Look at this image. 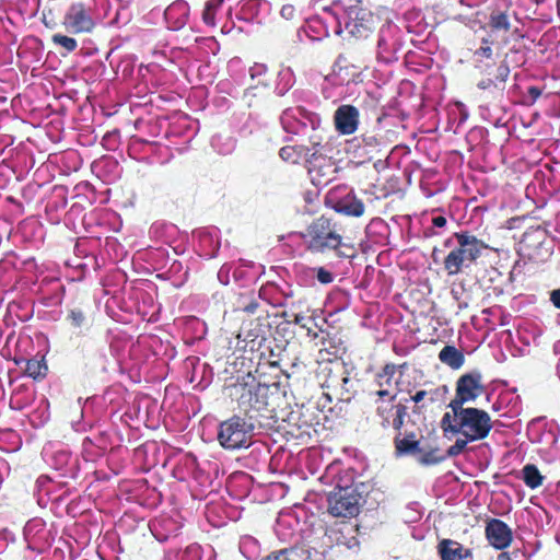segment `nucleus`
<instances>
[{"label":"nucleus","instance_id":"obj_5","mask_svg":"<svg viewBox=\"0 0 560 560\" xmlns=\"http://www.w3.org/2000/svg\"><path fill=\"white\" fill-rule=\"evenodd\" d=\"M369 492L364 482H354L346 472L336 480V487L328 497V512L336 517H352L358 514L363 498Z\"/></svg>","mask_w":560,"mask_h":560},{"label":"nucleus","instance_id":"obj_26","mask_svg":"<svg viewBox=\"0 0 560 560\" xmlns=\"http://www.w3.org/2000/svg\"><path fill=\"white\" fill-rule=\"evenodd\" d=\"M439 359L452 369H459L464 364V354L453 346H445L440 351Z\"/></svg>","mask_w":560,"mask_h":560},{"label":"nucleus","instance_id":"obj_6","mask_svg":"<svg viewBox=\"0 0 560 560\" xmlns=\"http://www.w3.org/2000/svg\"><path fill=\"white\" fill-rule=\"evenodd\" d=\"M329 152V143H320L319 147L313 148V144L302 141L301 144L281 148L279 155L283 161L292 164H298L302 161L305 162L312 175V179H318L320 183V179L316 178V176L326 175V173H320L322 167H332L331 162L326 159Z\"/></svg>","mask_w":560,"mask_h":560},{"label":"nucleus","instance_id":"obj_31","mask_svg":"<svg viewBox=\"0 0 560 560\" xmlns=\"http://www.w3.org/2000/svg\"><path fill=\"white\" fill-rule=\"evenodd\" d=\"M223 0H209L206 3L202 20L207 25L214 26L215 25V15L218 10L220 9Z\"/></svg>","mask_w":560,"mask_h":560},{"label":"nucleus","instance_id":"obj_10","mask_svg":"<svg viewBox=\"0 0 560 560\" xmlns=\"http://www.w3.org/2000/svg\"><path fill=\"white\" fill-rule=\"evenodd\" d=\"M345 31L352 37L364 38L373 30L374 15L360 4L350 5L341 10Z\"/></svg>","mask_w":560,"mask_h":560},{"label":"nucleus","instance_id":"obj_33","mask_svg":"<svg viewBox=\"0 0 560 560\" xmlns=\"http://www.w3.org/2000/svg\"><path fill=\"white\" fill-rule=\"evenodd\" d=\"M51 40L55 45L65 48L67 52L74 51L78 47V42L73 37L67 35L55 34L52 35Z\"/></svg>","mask_w":560,"mask_h":560},{"label":"nucleus","instance_id":"obj_43","mask_svg":"<svg viewBox=\"0 0 560 560\" xmlns=\"http://www.w3.org/2000/svg\"><path fill=\"white\" fill-rule=\"evenodd\" d=\"M38 482H39V486L42 487V489L46 492V494L51 497V500L58 501L62 498V495H54V493H52L54 485L50 479L42 477L40 479H38Z\"/></svg>","mask_w":560,"mask_h":560},{"label":"nucleus","instance_id":"obj_21","mask_svg":"<svg viewBox=\"0 0 560 560\" xmlns=\"http://www.w3.org/2000/svg\"><path fill=\"white\" fill-rule=\"evenodd\" d=\"M319 553L304 547L281 549L267 556L265 560H318Z\"/></svg>","mask_w":560,"mask_h":560},{"label":"nucleus","instance_id":"obj_25","mask_svg":"<svg viewBox=\"0 0 560 560\" xmlns=\"http://www.w3.org/2000/svg\"><path fill=\"white\" fill-rule=\"evenodd\" d=\"M439 551L442 560H464L468 555V549H465L459 542L445 539L440 542Z\"/></svg>","mask_w":560,"mask_h":560},{"label":"nucleus","instance_id":"obj_58","mask_svg":"<svg viewBox=\"0 0 560 560\" xmlns=\"http://www.w3.org/2000/svg\"><path fill=\"white\" fill-rule=\"evenodd\" d=\"M351 541H352V544H348L349 548H351L352 546L358 545V541L355 540V538H352Z\"/></svg>","mask_w":560,"mask_h":560},{"label":"nucleus","instance_id":"obj_12","mask_svg":"<svg viewBox=\"0 0 560 560\" xmlns=\"http://www.w3.org/2000/svg\"><path fill=\"white\" fill-rule=\"evenodd\" d=\"M24 539L30 549L43 551L51 544L50 532L46 528V523L38 517L30 520L24 526Z\"/></svg>","mask_w":560,"mask_h":560},{"label":"nucleus","instance_id":"obj_2","mask_svg":"<svg viewBox=\"0 0 560 560\" xmlns=\"http://www.w3.org/2000/svg\"><path fill=\"white\" fill-rule=\"evenodd\" d=\"M280 124L285 133L313 144V148L328 143L320 116L301 105L285 108L280 116Z\"/></svg>","mask_w":560,"mask_h":560},{"label":"nucleus","instance_id":"obj_27","mask_svg":"<svg viewBox=\"0 0 560 560\" xmlns=\"http://www.w3.org/2000/svg\"><path fill=\"white\" fill-rule=\"evenodd\" d=\"M521 474L522 480L530 489H536L540 487L545 480V477L540 474V471L534 464H526L522 468Z\"/></svg>","mask_w":560,"mask_h":560},{"label":"nucleus","instance_id":"obj_18","mask_svg":"<svg viewBox=\"0 0 560 560\" xmlns=\"http://www.w3.org/2000/svg\"><path fill=\"white\" fill-rule=\"evenodd\" d=\"M189 16V5L184 0L174 1L164 12L167 27L171 30H180L185 26Z\"/></svg>","mask_w":560,"mask_h":560},{"label":"nucleus","instance_id":"obj_48","mask_svg":"<svg viewBox=\"0 0 560 560\" xmlns=\"http://www.w3.org/2000/svg\"><path fill=\"white\" fill-rule=\"evenodd\" d=\"M280 15L285 20H292L295 15V8L292 4H284L280 10Z\"/></svg>","mask_w":560,"mask_h":560},{"label":"nucleus","instance_id":"obj_41","mask_svg":"<svg viewBox=\"0 0 560 560\" xmlns=\"http://www.w3.org/2000/svg\"><path fill=\"white\" fill-rule=\"evenodd\" d=\"M261 7L267 8L268 3L260 0H248L242 5V11L244 13H254L255 11L259 10Z\"/></svg>","mask_w":560,"mask_h":560},{"label":"nucleus","instance_id":"obj_30","mask_svg":"<svg viewBox=\"0 0 560 560\" xmlns=\"http://www.w3.org/2000/svg\"><path fill=\"white\" fill-rule=\"evenodd\" d=\"M295 82V75L291 68L285 67L282 68L278 73V81L276 85V91L279 95H283L288 92Z\"/></svg>","mask_w":560,"mask_h":560},{"label":"nucleus","instance_id":"obj_19","mask_svg":"<svg viewBox=\"0 0 560 560\" xmlns=\"http://www.w3.org/2000/svg\"><path fill=\"white\" fill-rule=\"evenodd\" d=\"M396 366L394 364H387L384 366L382 372L376 375V383L380 389L376 392V395L380 398H390V400H395L397 390L396 385L397 381L395 380Z\"/></svg>","mask_w":560,"mask_h":560},{"label":"nucleus","instance_id":"obj_28","mask_svg":"<svg viewBox=\"0 0 560 560\" xmlns=\"http://www.w3.org/2000/svg\"><path fill=\"white\" fill-rule=\"evenodd\" d=\"M240 551L248 560H254L260 553V545L255 537L245 535L240 540Z\"/></svg>","mask_w":560,"mask_h":560},{"label":"nucleus","instance_id":"obj_29","mask_svg":"<svg viewBox=\"0 0 560 560\" xmlns=\"http://www.w3.org/2000/svg\"><path fill=\"white\" fill-rule=\"evenodd\" d=\"M446 457H450L447 453L443 455L438 448H425L421 446L420 454L416 456V459L422 465H435L443 462Z\"/></svg>","mask_w":560,"mask_h":560},{"label":"nucleus","instance_id":"obj_52","mask_svg":"<svg viewBox=\"0 0 560 560\" xmlns=\"http://www.w3.org/2000/svg\"><path fill=\"white\" fill-rule=\"evenodd\" d=\"M446 223H447V220L443 215H436V217L432 218L433 228L443 229V228H445Z\"/></svg>","mask_w":560,"mask_h":560},{"label":"nucleus","instance_id":"obj_59","mask_svg":"<svg viewBox=\"0 0 560 560\" xmlns=\"http://www.w3.org/2000/svg\"><path fill=\"white\" fill-rule=\"evenodd\" d=\"M432 255H433L434 260L436 261V257H435L436 250L432 252Z\"/></svg>","mask_w":560,"mask_h":560},{"label":"nucleus","instance_id":"obj_1","mask_svg":"<svg viewBox=\"0 0 560 560\" xmlns=\"http://www.w3.org/2000/svg\"><path fill=\"white\" fill-rule=\"evenodd\" d=\"M441 428L448 440L457 436L447 450L451 457L462 454L468 443L485 439L492 429L489 413L478 408H453L443 415Z\"/></svg>","mask_w":560,"mask_h":560},{"label":"nucleus","instance_id":"obj_45","mask_svg":"<svg viewBox=\"0 0 560 560\" xmlns=\"http://www.w3.org/2000/svg\"><path fill=\"white\" fill-rule=\"evenodd\" d=\"M364 145L368 148L366 153H372L380 144L375 136H366L362 139Z\"/></svg>","mask_w":560,"mask_h":560},{"label":"nucleus","instance_id":"obj_4","mask_svg":"<svg viewBox=\"0 0 560 560\" xmlns=\"http://www.w3.org/2000/svg\"><path fill=\"white\" fill-rule=\"evenodd\" d=\"M444 246L450 248L443 260L447 276H456L469 268L487 247L483 242L467 232L454 233L445 240Z\"/></svg>","mask_w":560,"mask_h":560},{"label":"nucleus","instance_id":"obj_42","mask_svg":"<svg viewBox=\"0 0 560 560\" xmlns=\"http://www.w3.org/2000/svg\"><path fill=\"white\" fill-rule=\"evenodd\" d=\"M510 74V68L506 63L502 62L498 66L497 72H495V79L497 85L503 84L508 77Z\"/></svg>","mask_w":560,"mask_h":560},{"label":"nucleus","instance_id":"obj_55","mask_svg":"<svg viewBox=\"0 0 560 560\" xmlns=\"http://www.w3.org/2000/svg\"><path fill=\"white\" fill-rule=\"evenodd\" d=\"M304 320H305V316H303L301 314H296L294 316V323L298 324V325H301V326L305 327Z\"/></svg>","mask_w":560,"mask_h":560},{"label":"nucleus","instance_id":"obj_22","mask_svg":"<svg viewBox=\"0 0 560 560\" xmlns=\"http://www.w3.org/2000/svg\"><path fill=\"white\" fill-rule=\"evenodd\" d=\"M395 450L396 454L399 456L410 455L416 458V456L420 454L421 444L413 433H399L395 438Z\"/></svg>","mask_w":560,"mask_h":560},{"label":"nucleus","instance_id":"obj_47","mask_svg":"<svg viewBox=\"0 0 560 560\" xmlns=\"http://www.w3.org/2000/svg\"><path fill=\"white\" fill-rule=\"evenodd\" d=\"M267 72V67L262 63H256L249 69L252 79L264 75Z\"/></svg>","mask_w":560,"mask_h":560},{"label":"nucleus","instance_id":"obj_9","mask_svg":"<svg viewBox=\"0 0 560 560\" xmlns=\"http://www.w3.org/2000/svg\"><path fill=\"white\" fill-rule=\"evenodd\" d=\"M405 44V34L393 22H386L377 33L375 56L378 61L389 63L397 59Z\"/></svg>","mask_w":560,"mask_h":560},{"label":"nucleus","instance_id":"obj_13","mask_svg":"<svg viewBox=\"0 0 560 560\" xmlns=\"http://www.w3.org/2000/svg\"><path fill=\"white\" fill-rule=\"evenodd\" d=\"M376 407V416L381 419L383 428L393 427L395 430H400L404 424V418L407 415V408L402 404H394V400L388 398H380Z\"/></svg>","mask_w":560,"mask_h":560},{"label":"nucleus","instance_id":"obj_8","mask_svg":"<svg viewBox=\"0 0 560 560\" xmlns=\"http://www.w3.org/2000/svg\"><path fill=\"white\" fill-rule=\"evenodd\" d=\"M253 430V423L234 416L220 423L218 441L226 450L247 447L250 445Z\"/></svg>","mask_w":560,"mask_h":560},{"label":"nucleus","instance_id":"obj_39","mask_svg":"<svg viewBox=\"0 0 560 560\" xmlns=\"http://www.w3.org/2000/svg\"><path fill=\"white\" fill-rule=\"evenodd\" d=\"M312 272L316 275L317 280L322 284H329L335 279L334 273L324 267L313 268Z\"/></svg>","mask_w":560,"mask_h":560},{"label":"nucleus","instance_id":"obj_35","mask_svg":"<svg viewBox=\"0 0 560 560\" xmlns=\"http://www.w3.org/2000/svg\"><path fill=\"white\" fill-rule=\"evenodd\" d=\"M489 24L493 30L498 31H509L511 26L508 15L503 12L492 13Z\"/></svg>","mask_w":560,"mask_h":560},{"label":"nucleus","instance_id":"obj_34","mask_svg":"<svg viewBox=\"0 0 560 560\" xmlns=\"http://www.w3.org/2000/svg\"><path fill=\"white\" fill-rule=\"evenodd\" d=\"M202 550L197 544H191L185 550L177 552V560H201Z\"/></svg>","mask_w":560,"mask_h":560},{"label":"nucleus","instance_id":"obj_53","mask_svg":"<svg viewBox=\"0 0 560 560\" xmlns=\"http://www.w3.org/2000/svg\"><path fill=\"white\" fill-rule=\"evenodd\" d=\"M491 86H498L497 85V82L492 79H485V80H481L479 83H478V88L481 89V90H487Z\"/></svg>","mask_w":560,"mask_h":560},{"label":"nucleus","instance_id":"obj_50","mask_svg":"<svg viewBox=\"0 0 560 560\" xmlns=\"http://www.w3.org/2000/svg\"><path fill=\"white\" fill-rule=\"evenodd\" d=\"M220 141L219 137H214L212 139V145L213 148L218 149L220 153L228 154L233 150V142L229 139V142L225 144V148L219 149L218 142Z\"/></svg>","mask_w":560,"mask_h":560},{"label":"nucleus","instance_id":"obj_15","mask_svg":"<svg viewBox=\"0 0 560 560\" xmlns=\"http://www.w3.org/2000/svg\"><path fill=\"white\" fill-rule=\"evenodd\" d=\"M336 130L341 135H351L358 129L359 110L352 105H341L334 114Z\"/></svg>","mask_w":560,"mask_h":560},{"label":"nucleus","instance_id":"obj_23","mask_svg":"<svg viewBox=\"0 0 560 560\" xmlns=\"http://www.w3.org/2000/svg\"><path fill=\"white\" fill-rule=\"evenodd\" d=\"M334 208L337 212L352 217H361L364 213L363 202L351 192L338 199Z\"/></svg>","mask_w":560,"mask_h":560},{"label":"nucleus","instance_id":"obj_49","mask_svg":"<svg viewBox=\"0 0 560 560\" xmlns=\"http://www.w3.org/2000/svg\"><path fill=\"white\" fill-rule=\"evenodd\" d=\"M232 269V266L231 265H223L219 272H218V278L219 280L224 283V284H228L229 283V273Z\"/></svg>","mask_w":560,"mask_h":560},{"label":"nucleus","instance_id":"obj_11","mask_svg":"<svg viewBox=\"0 0 560 560\" xmlns=\"http://www.w3.org/2000/svg\"><path fill=\"white\" fill-rule=\"evenodd\" d=\"M480 374H466L459 377L456 386V396L448 404V408H462L465 402L475 400L482 394Z\"/></svg>","mask_w":560,"mask_h":560},{"label":"nucleus","instance_id":"obj_51","mask_svg":"<svg viewBox=\"0 0 560 560\" xmlns=\"http://www.w3.org/2000/svg\"><path fill=\"white\" fill-rule=\"evenodd\" d=\"M549 300L556 308L560 310V288L550 291Z\"/></svg>","mask_w":560,"mask_h":560},{"label":"nucleus","instance_id":"obj_3","mask_svg":"<svg viewBox=\"0 0 560 560\" xmlns=\"http://www.w3.org/2000/svg\"><path fill=\"white\" fill-rule=\"evenodd\" d=\"M112 4L109 0L72 2L62 18V26L69 34H91L107 20Z\"/></svg>","mask_w":560,"mask_h":560},{"label":"nucleus","instance_id":"obj_32","mask_svg":"<svg viewBox=\"0 0 560 560\" xmlns=\"http://www.w3.org/2000/svg\"><path fill=\"white\" fill-rule=\"evenodd\" d=\"M47 366L40 360L31 359L26 362L25 372L33 378L45 376Z\"/></svg>","mask_w":560,"mask_h":560},{"label":"nucleus","instance_id":"obj_46","mask_svg":"<svg viewBox=\"0 0 560 560\" xmlns=\"http://www.w3.org/2000/svg\"><path fill=\"white\" fill-rule=\"evenodd\" d=\"M69 318L71 320V324L75 327H80L84 322V315L79 310H73L69 314Z\"/></svg>","mask_w":560,"mask_h":560},{"label":"nucleus","instance_id":"obj_37","mask_svg":"<svg viewBox=\"0 0 560 560\" xmlns=\"http://www.w3.org/2000/svg\"><path fill=\"white\" fill-rule=\"evenodd\" d=\"M129 20H130L129 12L127 11V9L125 7H120L116 11L115 16L112 20L106 22V25L119 27L121 25L127 24L129 22Z\"/></svg>","mask_w":560,"mask_h":560},{"label":"nucleus","instance_id":"obj_20","mask_svg":"<svg viewBox=\"0 0 560 560\" xmlns=\"http://www.w3.org/2000/svg\"><path fill=\"white\" fill-rule=\"evenodd\" d=\"M180 523L174 517L161 515L150 523L152 535L160 541L167 540L175 536L180 529Z\"/></svg>","mask_w":560,"mask_h":560},{"label":"nucleus","instance_id":"obj_7","mask_svg":"<svg viewBox=\"0 0 560 560\" xmlns=\"http://www.w3.org/2000/svg\"><path fill=\"white\" fill-rule=\"evenodd\" d=\"M306 247L316 253H323L328 249L337 250L338 256L350 257L351 254L345 249H350L341 242V236L335 231L329 219L320 217L315 220L304 234Z\"/></svg>","mask_w":560,"mask_h":560},{"label":"nucleus","instance_id":"obj_16","mask_svg":"<svg viewBox=\"0 0 560 560\" xmlns=\"http://www.w3.org/2000/svg\"><path fill=\"white\" fill-rule=\"evenodd\" d=\"M196 250L206 258H212L219 250L221 240L220 231L215 228L203 229L197 232Z\"/></svg>","mask_w":560,"mask_h":560},{"label":"nucleus","instance_id":"obj_44","mask_svg":"<svg viewBox=\"0 0 560 560\" xmlns=\"http://www.w3.org/2000/svg\"><path fill=\"white\" fill-rule=\"evenodd\" d=\"M292 516L290 513H281L278 517V521H277V533L279 535H282L281 533V527L285 526V525H289L290 524V521H291ZM283 536H287L285 534H283Z\"/></svg>","mask_w":560,"mask_h":560},{"label":"nucleus","instance_id":"obj_57","mask_svg":"<svg viewBox=\"0 0 560 560\" xmlns=\"http://www.w3.org/2000/svg\"><path fill=\"white\" fill-rule=\"evenodd\" d=\"M548 436L551 440V444H555L557 442V439L550 432L548 433Z\"/></svg>","mask_w":560,"mask_h":560},{"label":"nucleus","instance_id":"obj_56","mask_svg":"<svg viewBox=\"0 0 560 560\" xmlns=\"http://www.w3.org/2000/svg\"><path fill=\"white\" fill-rule=\"evenodd\" d=\"M498 560H511L510 553H508V552H501V553L498 556Z\"/></svg>","mask_w":560,"mask_h":560},{"label":"nucleus","instance_id":"obj_14","mask_svg":"<svg viewBox=\"0 0 560 560\" xmlns=\"http://www.w3.org/2000/svg\"><path fill=\"white\" fill-rule=\"evenodd\" d=\"M485 534L489 544L498 550H504L513 540L511 527L499 518H490L487 522Z\"/></svg>","mask_w":560,"mask_h":560},{"label":"nucleus","instance_id":"obj_54","mask_svg":"<svg viewBox=\"0 0 560 560\" xmlns=\"http://www.w3.org/2000/svg\"><path fill=\"white\" fill-rule=\"evenodd\" d=\"M528 94L532 96V98L535 101L541 95V91L536 86H530L528 89Z\"/></svg>","mask_w":560,"mask_h":560},{"label":"nucleus","instance_id":"obj_17","mask_svg":"<svg viewBox=\"0 0 560 560\" xmlns=\"http://www.w3.org/2000/svg\"><path fill=\"white\" fill-rule=\"evenodd\" d=\"M266 388L257 387H242L238 404L245 412L250 410L259 411L267 406L265 396Z\"/></svg>","mask_w":560,"mask_h":560},{"label":"nucleus","instance_id":"obj_36","mask_svg":"<svg viewBox=\"0 0 560 560\" xmlns=\"http://www.w3.org/2000/svg\"><path fill=\"white\" fill-rule=\"evenodd\" d=\"M482 44L483 45L480 48H478L474 55V61L476 63V67L479 69H482L481 63H482L483 58L491 59V57H492V49H491L488 40L483 39Z\"/></svg>","mask_w":560,"mask_h":560},{"label":"nucleus","instance_id":"obj_40","mask_svg":"<svg viewBox=\"0 0 560 560\" xmlns=\"http://www.w3.org/2000/svg\"><path fill=\"white\" fill-rule=\"evenodd\" d=\"M435 399V393L430 390H418L413 396L410 397V400H412L415 404H420L424 400L434 401Z\"/></svg>","mask_w":560,"mask_h":560},{"label":"nucleus","instance_id":"obj_24","mask_svg":"<svg viewBox=\"0 0 560 560\" xmlns=\"http://www.w3.org/2000/svg\"><path fill=\"white\" fill-rule=\"evenodd\" d=\"M322 21L325 23L327 28V33H331L335 35H341L345 31L342 27L343 22L341 18V8L339 5H334L331 8H325L320 15Z\"/></svg>","mask_w":560,"mask_h":560},{"label":"nucleus","instance_id":"obj_38","mask_svg":"<svg viewBox=\"0 0 560 560\" xmlns=\"http://www.w3.org/2000/svg\"><path fill=\"white\" fill-rule=\"evenodd\" d=\"M71 458V454L67 451H58L51 457L52 465L56 469H63L67 467L70 464Z\"/></svg>","mask_w":560,"mask_h":560}]
</instances>
